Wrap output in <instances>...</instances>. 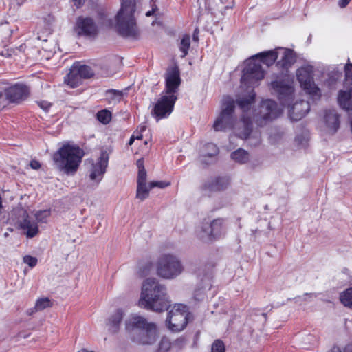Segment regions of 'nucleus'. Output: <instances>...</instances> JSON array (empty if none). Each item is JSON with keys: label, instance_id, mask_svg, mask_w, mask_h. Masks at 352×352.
<instances>
[{"label": "nucleus", "instance_id": "f257e3e1", "mask_svg": "<svg viewBox=\"0 0 352 352\" xmlns=\"http://www.w3.org/2000/svg\"><path fill=\"white\" fill-rule=\"evenodd\" d=\"M256 94L254 89H244L237 97L236 102L243 111V115L239 120H237L234 115L235 109V101L229 96H223L221 101V109L219 115L216 118L213 129L215 131H225L232 130L235 136L245 140L250 137L251 131V118L248 116V111L251 105L255 100Z\"/></svg>", "mask_w": 352, "mask_h": 352}, {"label": "nucleus", "instance_id": "f03ea898", "mask_svg": "<svg viewBox=\"0 0 352 352\" xmlns=\"http://www.w3.org/2000/svg\"><path fill=\"white\" fill-rule=\"evenodd\" d=\"M138 304L140 307L156 312L168 309L170 300L166 287L155 278L146 279L142 283Z\"/></svg>", "mask_w": 352, "mask_h": 352}, {"label": "nucleus", "instance_id": "7ed1b4c3", "mask_svg": "<svg viewBox=\"0 0 352 352\" xmlns=\"http://www.w3.org/2000/svg\"><path fill=\"white\" fill-rule=\"evenodd\" d=\"M126 329L134 342L143 345L154 344L159 331L156 324L148 322L143 316L133 314L126 320Z\"/></svg>", "mask_w": 352, "mask_h": 352}, {"label": "nucleus", "instance_id": "20e7f679", "mask_svg": "<svg viewBox=\"0 0 352 352\" xmlns=\"http://www.w3.org/2000/svg\"><path fill=\"white\" fill-rule=\"evenodd\" d=\"M84 155L83 150L79 146L65 144L54 153L53 161L58 170L73 175L78 170Z\"/></svg>", "mask_w": 352, "mask_h": 352}, {"label": "nucleus", "instance_id": "39448f33", "mask_svg": "<svg viewBox=\"0 0 352 352\" xmlns=\"http://www.w3.org/2000/svg\"><path fill=\"white\" fill-rule=\"evenodd\" d=\"M135 10L134 0L122 1L121 8L116 16V26L120 35L135 39L139 38L140 32L134 16Z\"/></svg>", "mask_w": 352, "mask_h": 352}, {"label": "nucleus", "instance_id": "423d86ee", "mask_svg": "<svg viewBox=\"0 0 352 352\" xmlns=\"http://www.w3.org/2000/svg\"><path fill=\"white\" fill-rule=\"evenodd\" d=\"M278 99L283 107H289V115L292 120L298 121L305 117L310 109L309 101H306L299 95V98L290 107L294 100L295 89H278Z\"/></svg>", "mask_w": 352, "mask_h": 352}, {"label": "nucleus", "instance_id": "0eeeda50", "mask_svg": "<svg viewBox=\"0 0 352 352\" xmlns=\"http://www.w3.org/2000/svg\"><path fill=\"white\" fill-rule=\"evenodd\" d=\"M184 267L179 258L173 254L164 253L158 258L156 271L164 279H174L183 272Z\"/></svg>", "mask_w": 352, "mask_h": 352}, {"label": "nucleus", "instance_id": "6e6552de", "mask_svg": "<svg viewBox=\"0 0 352 352\" xmlns=\"http://www.w3.org/2000/svg\"><path fill=\"white\" fill-rule=\"evenodd\" d=\"M266 72L261 64L254 61V58H248L245 61L244 67L240 78V88H256L263 80Z\"/></svg>", "mask_w": 352, "mask_h": 352}, {"label": "nucleus", "instance_id": "1a4fd4ad", "mask_svg": "<svg viewBox=\"0 0 352 352\" xmlns=\"http://www.w3.org/2000/svg\"><path fill=\"white\" fill-rule=\"evenodd\" d=\"M283 109L272 100H263L258 109L252 111V107L248 111L251 122L254 120L259 126H263L280 116Z\"/></svg>", "mask_w": 352, "mask_h": 352}, {"label": "nucleus", "instance_id": "9d476101", "mask_svg": "<svg viewBox=\"0 0 352 352\" xmlns=\"http://www.w3.org/2000/svg\"><path fill=\"white\" fill-rule=\"evenodd\" d=\"M190 319L188 307L183 304H175L168 313L166 325L170 331L179 332L186 328Z\"/></svg>", "mask_w": 352, "mask_h": 352}, {"label": "nucleus", "instance_id": "9b49d317", "mask_svg": "<svg viewBox=\"0 0 352 352\" xmlns=\"http://www.w3.org/2000/svg\"><path fill=\"white\" fill-rule=\"evenodd\" d=\"M177 99V89L164 90L154 106L153 116L157 120L168 117L173 111Z\"/></svg>", "mask_w": 352, "mask_h": 352}, {"label": "nucleus", "instance_id": "f8f14e48", "mask_svg": "<svg viewBox=\"0 0 352 352\" xmlns=\"http://www.w3.org/2000/svg\"><path fill=\"white\" fill-rule=\"evenodd\" d=\"M74 30L78 36H94L98 34V27L91 17L78 16Z\"/></svg>", "mask_w": 352, "mask_h": 352}, {"label": "nucleus", "instance_id": "ddd939ff", "mask_svg": "<svg viewBox=\"0 0 352 352\" xmlns=\"http://www.w3.org/2000/svg\"><path fill=\"white\" fill-rule=\"evenodd\" d=\"M323 123L324 131L334 134L340 128V115L334 109H326L324 112Z\"/></svg>", "mask_w": 352, "mask_h": 352}, {"label": "nucleus", "instance_id": "4468645a", "mask_svg": "<svg viewBox=\"0 0 352 352\" xmlns=\"http://www.w3.org/2000/svg\"><path fill=\"white\" fill-rule=\"evenodd\" d=\"M18 212L21 216L17 220L19 227L28 238L34 237L39 232L37 223L30 219L27 212L23 209L19 210Z\"/></svg>", "mask_w": 352, "mask_h": 352}, {"label": "nucleus", "instance_id": "2eb2a0df", "mask_svg": "<svg viewBox=\"0 0 352 352\" xmlns=\"http://www.w3.org/2000/svg\"><path fill=\"white\" fill-rule=\"evenodd\" d=\"M296 76L301 88H318L314 83V68L312 65H307L298 68Z\"/></svg>", "mask_w": 352, "mask_h": 352}, {"label": "nucleus", "instance_id": "dca6fc26", "mask_svg": "<svg viewBox=\"0 0 352 352\" xmlns=\"http://www.w3.org/2000/svg\"><path fill=\"white\" fill-rule=\"evenodd\" d=\"M108 155L102 153L97 162L93 164L89 170V179L98 184L102 180L108 165Z\"/></svg>", "mask_w": 352, "mask_h": 352}, {"label": "nucleus", "instance_id": "f3484780", "mask_svg": "<svg viewBox=\"0 0 352 352\" xmlns=\"http://www.w3.org/2000/svg\"><path fill=\"white\" fill-rule=\"evenodd\" d=\"M282 48L277 47L268 51L261 52L252 56L250 58H254V61H258L260 64L263 63L267 67H270L272 66L275 63H276L278 57V50Z\"/></svg>", "mask_w": 352, "mask_h": 352}, {"label": "nucleus", "instance_id": "a211bd4d", "mask_svg": "<svg viewBox=\"0 0 352 352\" xmlns=\"http://www.w3.org/2000/svg\"><path fill=\"white\" fill-rule=\"evenodd\" d=\"M337 102L342 110L352 111V89H340L337 96Z\"/></svg>", "mask_w": 352, "mask_h": 352}, {"label": "nucleus", "instance_id": "6ab92c4d", "mask_svg": "<svg viewBox=\"0 0 352 352\" xmlns=\"http://www.w3.org/2000/svg\"><path fill=\"white\" fill-rule=\"evenodd\" d=\"M296 62V54L293 50L285 48L280 60L276 62V65L282 70L288 71L289 68Z\"/></svg>", "mask_w": 352, "mask_h": 352}, {"label": "nucleus", "instance_id": "aec40b11", "mask_svg": "<svg viewBox=\"0 0 352 352\" xmlns=\"http://www.w3.org/2000/svg\"><path fill=\"white\" fill-rule=\"evenodd\" d=\"M219 153V148L212 143H208L201 148L200 161L205 164L212 162Z\"/></svg>", "mask_w": 352, "mask_h": 352}, {"label": "nucleus", "instance_id": "412c9836", "mask_svg": "<svg viewBox=\"0 0 352 352\" xmlns=\"http://www.w3.org/2000/svg\"><path fill=\"white\" fill-rule=\"evenodd\" d=\"M270 82L271 88H292L289 82V76L288 71L282 70L279 73L273 74Z\"/></svg>", "mask_w": 352, "mask_h": 352}, {"label": "nucleus", "instance_id": "4be33fe9", "mask_svg": "<svg viewBox=\"0 0 352 352\" xmlns=\"http://www.w3.org/2000/svg\"><path fill=\"white\" fill-rule=\"evenodd\" d=\"M181 83L180 73L177 66L172 67L166 73V88H178Z\"/></svg>", "mask_w": 352, "mask_h": 352}, {"label": "nucleus", "instance_id": "5701e85b", "mask_svg": "<svg viewBox=\"0 0 352 352\" xmlns=\"http://www.w3.org/2000/svg\"><path fill=\"white\" fill-rule=\"evenodd\" d=\"M43 86L42 78L36 74H32L27 78L25 82H16L6 88H32V87H41V88H43Z\"/></svg>", "mask_w": 352, "mask_h": 352}, {"label": "nucleus", "instance_id": "b1692460", "mask_svg": "<svg viewBox=\"0 0 352 352\" xmlns=\"http://www.w3.org/2000/svg\"><path fill=\"white\" fill-rule=\"evenodd\" d=\"M124 313L122 309L116 310L108 319L107 327L111 333H116L119 331L120 324L122 320Z\"/></svg>", "mask_w": 352, "mask_h": 352}, {"label": "nucleus", "instance_id": "393cba45", "mask_svg": "<svg viewBox=\"0 0 352 352\" xmlns=\"http://www.w3.org/2000/svg\"><path fill=\"white\" fill-rule=\"evenodd\" d=\"M210 228L214 239L216 240L226 234V225L223 219L218 218L210 223Z\"/></svg>", "mask_w": 352, "mask_h": 352}, {"label": "nucleus", "instance_id": "a878e982", "mask_svg": "<svg viewBox=\"0 0 352 352\" xmlns=\"http://www.w3.org/2000/svg\"><path fill=\"white\" fill-rule=\"evenodd\" d=\"M8 100L12 102H19L27 98L30 94L29 89H5Z\"/></svg>", "mask_w": 352, "mask_h": 352}, {"label": "nucleus", "instance_id": "bb28decb", "mask_svg": "<svg viewBox=\"0 0 352 352\" xmlns=\"http://www.w3.org/2000/svg\"><path fill=\"white\" fill-rule=\"evenodd\" d=\"M82 78L74 65H72L69 72L65 76L64 82L72 88L81 85Z\"/></svg>", "mask_w": 352, "mask_h": 352}, {"label": "nucleus", "instance_id": "cd10ccee", "mask_svg": "<svg viewBox=\"0 0 352 352\" xmlns=\"http://www.w3.org/2000/svg\"><path fill=\"white\" fill-rule=\"evenodd\" d=\"M210 230V223H204L197 229L196 235L201 241L205 243H210L214 240Z\"/></svg>", "mask_w": 352, "mask_h": 352}, {"label": "nucleus", "instance_id": "c85d7f7f", "mask_svg": "<svg viewBox=\"0 0 352 352\" xmlns=\"http://www.w3.org/2000/svg\"><path fill=\"white\" fill-rule=\"evenodd\" d=\"M320 91L321 89H300L298 95L304 98L306 101H309L310 104L311 102L316 103L320 100Z\"/></svg>", "mask_w": 352, "mask_h": 352}, {"label": "nucleus", "instance_id": "c756f323", "mask_svg": "<svg viewBox=\"0 0 352 352\" xmlns=\"http://www.w3.org/2000/svg\"><path fill=\"white\" fill-rule=\"evenodd\" d=\"M342 72L334 69L333 70L328 72L327 77L324 82V85L329 88H333L342 80Z\"/></svg>", "mask_w": 352, "mask_h": 352}, {"label": "nucleus", "instance_id": "7c9ffc66", "mask_svg": "<svg viewBox=\"0 0 352 352\" xmlns=\"http://www.w3.org/2000/svg\"><path fill=\"white\" fill-rule=\"evenodd\" d=\"M230 157L234 162L241 164H246L250 160V153L243 148H239L232 152Z\"/></svg>", "mask_w": 352, "mask_h": 352}, {"label": "nucleus", "instance_id": "2f4dec72", "mask_svg": "<svg viewBox=\"0 0 352 352\" xmlns=\"http://www.w3.org/2000/svg\"><path fill=\"white\" fill-rule=\"evenodd\" d=\"M73 65L77 69L82 80L89 79L94 76V72L90 66L82 65L78 62H76Z\"/></svg>", "mask_w": 352, "mask_h": 352}, {"label": "nucleus", "instance_id": "473e14b6", "mask_svg": "<svg viewBox=\"0 0 352 352\" xmlns=\"http://www.w3.org/2000/svg\"><path fill=\"white\" fill-rule=\"evenodd\" d=\"M344 78L343 80V88H352V63L348 58L347 63L344 67Z\"/></svg>", "mask_w": 352, "mask_h": 352}, {"label": "nucleus", "instance_id": "72a5a7b5", "mask_svg": "<svg viewBox=\"0 0 352 352\" xmlns=\"http://www.w3.org/2000/svg\"><path fill=\"white\" fill-rule=\"evenodd\" d=\"M151 189L149 184H137L136 198L141 201L145 200L148 197Z\"/></svg>", "mask_w": 352, "mask_h": 352}, {"label": "nucleus", "instance_id": "f704fd0d", "mask_svg": "<svg viewBox=\"0 0 352 352\" xmlns=\"http://www.w3.org/2000/svg\"><path fill=\"white\" fill-rule=\"evenodd\" d=\"M190 47V36L189 34H184L179 43V50L182 52V58H184L188 53Z\"/></svg>", "mask_w": 352, "mask_h": 352}, {"label": "nucleus", "instance_id": "c9c22d12", "mask_svg": "<svg viewBox=\"0 0 352 352\" xmlns=\"http://www.w3.org/2000/svg\"><path fill=\"white\" fill-rule=\"evenodd\" d=\"M52 305V303L50 298H41L36 300L34 310L35 311H40L46 308L50 307Z\"/></svg>", "mask_w": 352, "mask_h": 352}, {"label": "nucleus", "instance_id": "e433bc0d", "mask_svg": "<svg viewBox=\"0 0 352 352\" xmlns=\"http://www.w3.org/2000/svg\"><path fill=\"white\" fill-rule=\"evenodd\" d=\"M342 303L346 307H352V288H349L340 294Z\"/></svg>", "mask_w": 352, "mask_h": 352}, {"label": "nucleus", "instance_id": "4c0bfd02", "mask_svg": "<svg viewBox=\"0 0 352 352\" xmlns=\"http://www.w3.org/2000/svg\"><path fill=\"white\" fill-rule=\"evenodd\" d=\"M96 116L98 121L104 124H108L111 119V113L107 109L98 111Z\"/></svg>", "mask_w": 352, "mask_h": 352}, {"label": "nucleus", "instance_id": "58836bf2", "mask_svg": "<svg viewBox=\"0 0 352 352\" xmlns=\"http://www.w3.org/2000/svg\"><path fill=\"white\" fill-rule=\"evenodd\" d=\"M50 214V210H39L36 212L34 217L38 223H45Z\"/></svg>", "mask_w": 352, "mask_h": 352}, {"label": "nucleus", "instance_id": "ea45409f", "mask_svg": "<svg viewBox=\"0 0 352 352\" xmlns=\"http://www.w3.org/2000/svg\"><path fill=\"white\" fill-rule=\"evenodd\" d=\"M173 347L172 342L166 337L163 336L159 344V352H168Z\"/></svg>", "mask_w": 352, "mask_h": 352}, {"label": "nucleus", "instance_id": "a19ab883", "mask_svg": "<svg viewBox=\"0 0 352 352\" xmlns=\"http://www.w3.org/2000/svg\"><path fill=\"white\" fill-rule=\"evenodd\" d=\"M122 95V91L117 89H107L106 91V96L113 101H119Z\"/></svg>", "mask_w": 352, "mask_h": 352}, {"label": "nucleus", "instance_id": "79ce46f5", "mask_svg": "<svg viewBox=\"0 0 352 352\" xmlns=\"http://www.w3.org/2000/svg\"><path fill=\"white\" fill-rule=\"evenodd\" d=\"M228 185V181L224 178H219L215 181L214 186L213 189L214 190H223L227 188Z\"/></svg>", "mask_w": 352, "mask_h": 352}, {"label": "nucleus", "instance_id": "37998d69", "mask_svg": "<svg viewBox=\"0 0 352 352\" xmlns=\"http://www.w3.org/2000/svg\"><path fill=\"white\" fill-rule=\"evenodd\" d=\"M211 352H225V346L223 342L219 340H215L212 345Z\"/></svg>", "mask_w": 352, "mask_h": 352}, {"label": "nucleus", "instance_id": "c03bdc74", "mask_svg": "<svg viewBox=\"0 0 352 352\" xmlns=\"http://www.w3.org/2000/svg\"><path fill=\"white\" fill-rule=\"evenodd\" d=\"M170 185V183L169 182H164V181H153L149 183V187L150 188H153L155 187L160 188H164L166 187H168Z\"/></svg>", "mask_w": 352, "mask_h": 352}, {"label": "nucleus", "instance_id": "a18cd8bd", "mask_svg": "<svg viewBox=\"0 0 352 352\" xmlns=\"http://www.w3.org/2000/svg\"><path fill=\"white\" fill-rule=\"evenodd\" d=\"M23 262L30 267H34L37 265L38 260L36 257L26 255L23 258Z\"/></svg>", "mask_w": 352, "mask_h": 352}, {"label": "nucleus", "instance_id": "49530a36", "mask_svg": "<svg viewBox=\"0 0 352 352\" xmlns=\"http://www.w3.org/2000/svg\"><path fill=\"white\" fill-rule=\"evenodd\" d=\"M186 344V340L183 337H180L172 342L173 348L176 350L182 349Z\"/></svg>", "mask_w": 352, "mask_h": 352}, {"label": "nucleus", "instance_id": "de8ad7c7", "mask_svg": "<svg viewBox=\"0 0 352 352\" xmlns=\"http://www.w3.org/2000/svg\"><path fill=\"white\" fill-rule=\"evenodd\" d=\"M152 268L153 264L151 262L147 261L140 267V273L142 276H146L148 274Z\"/></svg>", "mask_w": 352, "mask_h": 352}, {"label": "nucleus", "instance_id": "09e8293b", "mask_svg": "<svg viewBox=\"0 0 352 352\" xmlns=\"http://www.w3.org/2000/svg\"><path fill=\"white\" fill-rule=\"evenodd\" d=\"M330 352H352V344H348L345 347L334 346Z\"/></svg>", "mask_w": 352, "mask_h": 352}, {"label": "nucleus", "instance_id": "8fccbe9b", "mask_svg": "<svg viewBox=\"0 0 352 352\" xmlns=\"http://www.w3.org/2000/svg\"><path fill=\"white\" fill-rule=\"evenodd\" d=\"M146 170H138L137 184H146Z\"/></svg>", "mask_w": 352, "mask_h": 352}, {"label": "nucleus", "instance_id": "3c124183", "mask_svg": "<svg viewBox=\"0 0 352 352\" xmlns=\"http://www.w3.org/2000/svg\"><path fill=\"white\" fill-rule=\"evenodd\" d=\"M206 297L204 289H199L195 291L194 298L196 300H202Z\"/></svg>", "mask_w": 352, "mask_h": 352}, {"label": "nucleus", "instance_id": "603ef678", "mask_svg": "<svg viewBox=\"0 0 352 352\" xmlns=\"http://www.w3.org/2000/svg\"><path fill=\"white\" fill-rule=\"evenodd\" d=\"M295 142L300 147H305L307 144V140L304 136H297L295 139Z\"/></svg>", "mask_w": 352, "mask_h": 352}, {"label": "nucleus", "instance_id": "864d4df0", "mask_svg": "<svg viewBox=\"0 0 352 352\" xmlns=\"http://www.w3.org/2000/svg\"><path fill=\"white\" fill-rule=\"evenodd\" d=\"M38 104L39 107L45 111H47L51 107V104L47 101H41L38 102Z\"/></svg>", "mask_w": 352, "mask_h": 352}, {"label": "nucleus", "instance_id": "5fc2aeb1", "mask_svg": "<svg viewBox=\"0 0 352 352\" xmlns=\"http://www.w3.org/2000/svg\"><path fill=\"white\" fill-rule=\"evenodd\" d=\"M351 1V0H339L338 6L341 8H346L349 3Z\"/></svg>", "mask_w": 352, "mask_h": 352}, {"label": "nucleus", "instance_id": "6e6d98bb", "mask_svg": "<svg viewBox=\"0 0 352 352\" xmlns=\"http://www.w3.org/2000/svg\"><path fill=\"white\" fill-rule=\"evenodd\" d=\"M137 166L138 168V170H145L144 165V160L140 159L136 162Z\"/></svg>", "mask_w": 352, "mask_h": 352}, {"label": "nucleus", "instance_id": "4d7b16f0", "mask_svg": "<svg viewBox=\"0 0 352 352\" xmlns=\"http://www.w3.org/2000/svg\"><path fill=\"white\" fill-rule=\"evenodd\" d=\"M30 166L33 169H38L41 167V164L38 161L33 160L30 162Z\"/></svg>", "mask_w": 352, "mask_h": 352}, {"label": "nucleus", "instance_id": "13d9d810", "mask_svg": "<svg viewBox=\"0 0 352 352\" xmlns=\"http://www.w3.org/2000/svg\"><path fill=\"white\" fill-rule=\"evenodd\" d=\"M260 142H261L260 135L256 134L255 135V142H250V144H252V145L256 146V145L260 143Z\"/></svg>", "mask_w": 352, "mask_h": 352}, {"label": "nucleus", "instance_id": "bf43d9fd", "mask_svg": "<svg viewBox=\"0 0 352 352\" xmlns=\"http://www.w3.org/2000/svg\"><path fill=\"white\" fill-rule=\"evenodd\" d=\"M157 10V6H155V8H153L152 10L148 11L146 13V16H151L152 15H153V14Z\"/></svg>", "mask_w": 352, "mask_h": 352}, {"label": "nucleus", "instance_id": "052dcab7", "mask_svg": "<svg viewBox=\"0 0 352 352\" xmlns=\"http://www.w3.org/2000/svg\"><path fill=\"white\" fill-rule=\"evenodd\" d=\"M74 1V6L77 8H79L82 6V0H73Z\"/></svg>", "mask_w": 352, "mask_h": 352}, {"label": "nucleus", "instance_id": "680f3d73", "mask_svg": "<svg viewBox=\"0 0 352 352\" xmlns=\"http://www.w3.org/2000/svg\"><path fill=\"white\" fill-rule=\"evenodd\" d=\"M146 126L144 124H142L138 127L137 131H139L140 133H142L144 131H146Z\"/></svg>", "mask_w": 352, "mask_h": 352}, {"label": "nucleus", "instance_id": "e2e57ef3", "mask_svg": "<svg viewBox=\"0 0 352 352\" xmlns=\"http://www.w3.org/2000/svg\"><path fill=\"white\" fill-rule=\"evenodd\" d=\"M133 135H135V139L136 140H140L142 138V134L140 133L139 131H135Z\"/></svg>", "mask_w": 352, "mask_h": 352}, {"label": "nucleus", "instance_id": "0e129e2a", "mask_svg": "<svg viewBox=\"0 0 352 352\" xmlns=\"http://www.w3.org/2000/svg\"><path fill=\"white\" fill-rule=\"evenodd\" d=\"M135 140V135H133L131 138H130L129 144L131 145L133 144V141Z\"/></svg>", "mask_w": 352, "mask_h": 352}, {"label": "nucleus", "instance_id": "69168bd1", "mask_svg": "<svg viewBox=\"0 0 352 352\" xmlns=\"http://www.w3.org/2000/svg\"><path fill=\"white\" fill-rule=\"evenodd\" d=\"M350 127H351V131L352 133V114L350 116Z\"/></svg>", "mask_w": 352, "mask_h": 352}, {"label": "nucleus", "instance_id": "338daca9", "mask_svg": "<svg viewBox=\"0 0 352 352\" xmlns=\"http://www.w3.org/2000/svg\"><path fill=\"white\" fill-rule=\"evenodd\" d=\"M78 352H94V351H88L85 349H82L81 350L78 351Z\"/></svg>", "mask_w": 352, "mask_h": 352}, {"label": "nucleus", "instance_id": "774afa93", "mask_svg": "<svg viewBox=\"0 0 352 352\" xmlns=\"http://www.w3.org/2000/svg\"><path fill=\"white\" fill-rule=\"evenodd\" d=\"M193 39H194V40H197V39H198V37H197V36H196L195 35V34H193Z\"/></svg>", "mask_w": 352, "mask_h": 352}]
</instances>
